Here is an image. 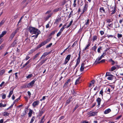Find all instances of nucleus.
<instances>
[{
    "label": "nucleus",
    "mask_w": 123,
    "mask_h": 123,
    "mask_svg": "<svg viewBox=\"0 0 123 123\" xmlns=\"http://www.w3.org/2000/svg\"><path fill=\"white\" fill-rule=\"evenodd\" d=\"M102 47H99L98 48V49L97 51L98 52V53H100V50L102 49Z\"/></svg>",
    "instance_id": "obj_50"
},
{
    "label": "nucleus",
    "mask_w": 123,
    "mask_h": 123,
    "mask_svg": "<svg viewBox=\"0 0 123 123\" xmlns=\"http://www.w3.org/2000/svg\"><path fill=\"white\" fill-rule=\"evenodd\" d=\"M46 44L44 41L42 42L41 43L39 44L38 46V48H39L42 46H43Z\"/></svg>",
    "instance_id": "obj_12"
},
{
    "label": "nucleus",
    "mask_w": 123,
    "mask_h": 123,
    "mask_svg": "<svg viewBox=\"0 0 123 123\" xmlns=\"http://www.w3.org/2000/svg\"><path fill=\"white\" fill-rule=\"evenodd\" d=\"M97 112H93L92 111H91L88 112V114L90 115L89 116H95L97 115Z\"/></svg>",
    "instance_id": "obj_2"
},
{
    "label": "nucleus",
    "mask_w": 123,
    "mask_h": 123,
    "mask_svg": "<svg viewBox=\"0 0 123 123\" xmlns=\"http://www.w3.org/2000/svg\"><path fill=\"white\" fill-rule=\"evenodd\" d=\"M32 112V110H30L29 112L28 113V114L29 117H31V116Z\"/></svg>",
    "instance_id": "obj_43"
},
{
    "label": "nucleus",
    "mask_w": 123,
    "mask_h": 123,
    "mask_svg": "<svg viewBox=\"0 0 123 123\" xmlns=\"http://www.w3.org/2000/svg\"><path fill=\"white\" fill-rule=\"evenodd\" d=\"M50 38H48L46 39L45 41H44V42L46 44L47 43H48L50 41Z\"/></svg>",
    "instance_id": "obj_46"
},
{
    "label": "nucleus",
    "mask_w": 123,
    "mask_h": 123,
    "mask_svg": "<svg viewBox=\"0 0 123 123\" xmlns=\"http://www.w3.org/2000/svg\"><path fill=\"white\" fill-rule=\"evenodd\" d=\"M61 33L62 32L60 31L56 35L57 36V37H59L61 34Z\"/></svg>",
    "instance_id": "obj_58"
},
{
    "label": "nucleus",
    "mask_w": 123,
    "mask_h": 123,
    "mask_svg": "<svg viewBox=\"0 0 123 123\" xmlns=\"http://www.w3.org/2000/svg\"><path fill=\"white\" fill-rule=\"evenodd\" d=\"M18 28H17L12 33L15 35L18 31Z\"/></svg>",
    "instance_id": "obj_44"
},
{
    "label": "nucleus",
    "mask_w": 123,
    "mask_h": 123,
    "mask_svg": "<svg viewBox=\"0 0 123 123\" xmlns=\"http://www.w3.org/2000/svg\"><path fill=\"white\" fill-rule=\"evenodd\" d=\"M6 106V104L3 105L2 103H0V107H5Z\"/></svg>",
    "instance_id": "obj_38"
},
{
    "label": "nucleus",
    "mask_w": 123,
    "mask_h": 123,
    "mask_svg": "<svg viewBox=\"0 0 123 123\" xmlns=\"http://www.w3.org/2000/svg\"><path fill=\"white\" fill-rule=\"evenodd\" d=\"M97 37L96 36H94L92 38V40L93 41H94L95 40H96Z\"/></svg>",
    "instance_id": "obj_37"
},
{
    "label": "nucleus",
    "mask_w": 123,
    "mask_h": 123,
    "mask_svg": "<svg viewBox=\"0 0 123 123\" xmlns=\"http://www.w3.org/2000/svg\"><path fill=\"white\" fill-rule=\"evenodd\" d=\"M80 60H77V61H76V64L75 65V67L74 68V69H75V68L77 67V66H78V65L79 64L80 62Z\"/></svg>",
    "instance_id": "obj_30"
},
{
    "label": "nucleus",
    "mask_w": 123,
    "mask_h": 123,
    "mask_svg": "<svg viewBox=\"0 0 123 123\" xmlns=\"http://www.w3.org/2000/svg\"><path fill=\"white\" fill-rule=\"evenodd\" d=\"M71 80L70 79H69L65 84L64 87H67L68 86V83H70Z\"/></svg>",
    "instance_id": "obj_8"
},
{
    "label": "nucleus",
    "mask_w": 123,
    "mask_h": 123,
    "mask_svg": "<svg viewBox=\"0 0 123 123\" xmlns=\"http://www.w3.org/2000/svg\"><path fill=\"white\" fill-rule=\"evenodd\" d=\"M49 54L48 53L45 52L43 53L42 55V57H43V58H44L46 55Z\"/></svg>",
    "instance_id": "obj_24"
},
{
    "label": "nucleus",
    "mask_w": 123,
    "mask_h": 123,
    "mask_svg": "<svg viewBox=\"0 0 123 123\" xmlns=\"http://www.w3.org/2000/svg\"><path fill=\"white\" fill-rule=\"evenodd\" d=\"M80 77L78 78L75 81V84L76 85L77 84L79 83H80L79 80L80 79Z\"/></svg>",
    "instance_id": "obj_29"
},
{
    "label": "nucleus",
    "mask_w": 123,
    "mask_h": 123,
    "mask_svg": "<svg viewBox=\"0 0 123 123\" xmlns=\"http://www.w3.org/2000/svg\"><path fill=\"white\" fill-rule=\"evenodd\" d=\"M52 43H51L48 45H47L46 47V48H49L51 47V46L52 45Z\"/></svg>",
    "instance_id": "obj_53"
},
{
    "label": "nucleus",
    "mask_w": 123,
    "mask_h": 123,
    "mask_svg": "<svg viewBox=\"0 0 123 123\" xmlns=\"http://www.w3.org/2000/svg\"><path fill=\"white\" fill-rule=\"evenodd\" d=\"M72 94L75 96H76L77 94L76 92L75 91L73 90V91H72Z\"/></svg>",
    "instance_id": "obj_39"
},
{
    "label": "nucleus",
    "mask_w": 123,
    "mask_h": 123,
    "mask_svg": "<svg viewBox=\"0 0 123 123\" xmlns=\"http://www.w3.org/2000/svg\"><path fill=\"white\" fill-rule=\"evenodd\" d=\"M5 83V82L4 81H3L1 83V84H0V87H1L3 86Z\"/></svg>",
    "instance_id": "obj_63"
},
{
    "label": "nucleus",
    "mask_w": 123,
    "mask_h": 123,
    "mask_svg": "<svg viewBox=\"0 0 123 123\" xmlns=\"http://www.w3.org/2000/svg\"><path fill=\"white\" fill-rule=\"evenodd\" d=\"M85 23L84 25V26L86 27H87L89 25V19H88L87 20H86L85 21Z\"/></svg>",
    "instance_id": "obj_11"
},
{
    "label": "nucleus",
    "mask_w": 123,
    "mask_h": 123,
    "mask_svg": "<svg viewBox=\"0 0 123 123\" xmlns=\"http://www.w3.org/2000/svg\"><path fill=\"white\" fill-rule=\"evenodd\" d=\"M85 63H82L81 64L80 68V72H81L84 71L85 68V67L84 65Z\"/></svg>",
    "instance_id": "obj_7"
},
{
    "label": "nucleus",
    "mask_w": 123,
    "mask_h": 123,
    "mask_svg": "<svg viewBox=\"0 0 123 123\" xmlns=\"http://www.w3.org/2000/svg\"><path fill=\"white\" fill-rule=\"evenodd\" d=\"M40 53V52H38L37 54H36L35 56H34L33 57V60H34L36 58L38 57Z\"/></svg>",
    "instance_id": "obj_20"
},
{
    "label": "nucleus",
    "mask_w": 123,
    "mask_h": 123,
    "mask_svg": "<svg viewBox=\"0 0 123 123\" xmlns=\"http://www.w3.org/2000/svg\"><path fill=\"white\" fill-rule=\"evenodd\" d=\"M6 33V32L5 31H3L1 34L0 35V36L2 37L5 35Z\"/></svg>",
    "instance_id": "obj_33"
},
{
    "label": "nucleus",
    "mask_w": 123,
    "mask_h": 123,
    "mask_svg": "<svg viewBox=\"0 0 123 123\" xmlns=\"http://www.w3.org/2000/svg\"><path fill=\"white\" fill-rule=\"evenodd\" d=\"M32 0H24L23 2H27V3L28 4V3H30Z\"/></svg>",
    "instance_id": "obj_42"
},
{
    "label": "nucleus",
    "mask_w": 123,
    "mask_h": 123,
    "mask_svg": "<svg viewBox=\"0 0 123 123\" xmlns=\"http://www.w3.org/2000/svg\"><path fill=\"white\" fill-rule=\"evenodd\" d=\"M97 47L95 45L93 47H92V49L94 51H96V49H97Z\"/></svg>",
    "instance_id": "obj_45"
},
{
    "label": "nucleus",
    "mask_w": 123,
    "mask_h": 123,
    "mask_svg": "<svg viewBox=\"0 0 123 123\" xmlns=\"http://www.w3.org/2000/svg\"><path fill=\"white\" fill-rule=\"evenodd\" d=\"M113 21V20L112 19H107L106 20L107 22L110 23L112 21Z\"/></svg>",
    "instance_id": "obj_36"
},
{
    "label": "nucleus",
    "mask_w": 123,
    "mask_h": 123,
    "mask_svg": "<svg viewBox=\"0 0 123 123\" xmlns=\"http://www.w3.org/2000/svg\"><path fill=\"white\" fill-rule=\"evenodd\" d=\"M15 35L12 33L9 37V40L10 41H11L14 37Z\"/></svg>",
    "instance_id": "obj_15"
},
{
    "label": "nucleus",
    "mask_w": 123,
    "mask_h": 123,
    "mask_svg": "<svg viewBox=\"0 0 123 123\" xmlns=\"http://www.w3.org/2000/svg\"><path fill=\"white\" fill-rule=\"evenodd\" d=\"M67 24V23L63 25V26L60 29V31L62 32L64 30V29L65 28H66V26Z\"/></svg>",
    "instance_id": "obj_16"
},
{
    "label": "nucleus",
    "mask_w": 123,
    "mask_h": 123,
    "mask_svg": "<svg viewBox=\"0 0 123 123\" xmlns=\"http://www.w3.org/2000/svg\"><path fill=\"white\" fill-rule=\"evenodd\" d=\"M106 92L108 94H109L111 90L109 88H107V89H106Z\"/></svg>",
    "instance_id": "obj_49"
},
{
    "label": "nucleus",
    "mask_w": 123,
    "mask_h": 123,
    "mask_svg": "<svg viewBox=\"0 0 123 123\" xmlns=\"http://www.w3.org/2000/svg\"><path fill=\"white\" fill-rule=\"evenodd\" d=\"M32 74H30L26 76V78L27 79L29 78L32 77Z\"/></svg>",
    "instance_id": "obj_52"
},
{
    "label": "nucleus",
    "mask_w": 123,
    "mask_h": 123,
    "mask_svg": "<svg viewBox=\"0 0 123 123\" xmlns=\"http://www.w3.org/2000/svg\"><path fill=\"white\" fill-rule=\"evenodd\" d=\"M39 103V101L37 100L34 101L32 104V105L34 108H35L38 105Z\"/></svg>",
    "instance_id": "obj_4"
},
{
    "label": "nucleus",
    "mask_w": 123,
    "mask_h": 123,
    "mask_svg": "<svg viewBox=\"0 0 123 123\" xmlns=\"http://www.w3.org/2000/svg\"><path fill=\"white\" fill-rule=\"evenodd\" d=\"M100 10L102 12L105 13V10L103 7H102L100 8Z\"/></svg>",
    "instance_id": "obj_31"
},
{
    "label": "nucleus",
    "mask_w": 123,
    "mask_h": 123,
    "mask_svg": "<svg viewBox=\"0 0 123 123\" xmlns=\"http://www.w3.org/2000/svg\"><path fill=\"white\" fill-rule=\"evenodd\" d=\"M31 59L29 60L28 61L26 62L25 63L27 65L30 62H31Z\"/></svg>",
    "instance_id": "obj_62"
},
{
    "label": "nucleus",
    "mask_w": 123,
    "mask_h": 123,
    "mask_svg": "<svg viewBox=\"0 0 123 123\" xmlns=\"http://www.w3.org/2000/svg\"><path fill=\"white\" fill-rule=\"evenodd\" d=\"M88 6V2L85 3V4L84 7L83 9V12L82 13V14H83L85 12L87 11Z\"/></svg>",
    "instance_id": "obj_3"
},
{
    "label": "nucleus",
    "mask_w": 123,
    "mask_h": 123,
    "mask_svg": "<svg viewBox=\"0 0 123 123\" xmlns=\"http://www.w3.org/2000/svg\"><path fill=\"white\" fill-rule=\"evenodd\" d=\"M35 119V117H33L31 120V121H30V123H32L33 122V121Z\"/></svg>",
    "instance_id": "obj_51"
},
{
    "label": "nucleus",
    "mask_w": 123,
    "mask_h": 123,
    "mask_svg": "<svg viewBox=\"0 0 123 123\" xmlns=\"http://www.w3.org/2000/svg\"><path fill=\"white\" fill-rule=\"evenodd\" d=\"M72 100V97H70L66 101V103L65 104V105H67L68 104H69L70 102Z\"/></svg>",
    "instance_id": "obj_6"
},
{
    "label": "nucleus",
    "mask_w": 123,
    "mask_h": 123,
    "mask_svg": "<svg viewBox=\"0 0 123 123\" xmlns=\"http://www.w3.org/2000/svg\"><path fill=\"white\" fill-rule=\"evenodd\" d=\"M5 21V20H2L0 23V27L2 26Z\"/></svg>",
    "instance_id": "obj_34"
},
{
    "label": "nucleus",
    "mask_w": 123,
    "mask_h": 123,
    "mask_svg": "<svg viewBox=\"0 0 123 123\" xmlns=\"http://www.w3.org/2000/svg\"><path fill=\"white\" fill-rule=\"evenodd\" d=\"M69 61L67 60L66 59H65V61L64 63V64L65 65Z\"/></svg>",
    "instance_id": "obj_59"
},
{
    "label": "nucleus",
    "mask_w": 123,
    "mask_h": 123,
    "mask_svg": "<svg viewBox=\"0 0 123 123\" xmlns=\"http://www.w3.org/2000/svg\"><path fill=\"white\" fill-rule=\"evenodd\" d=\"M6 95L5 94H3L2 96V98L3 99H5L6 98Z\"/></svg>",
    "instance_id": "obj_61"
},
{
    "label": "nucleus",
    "mask_w": 123,
    "mask_h": 123,
    "mask_svg": "<svg viewBox=\"0 0 123 123\" xmlns=\"http://www.w3.org/2000/svg\"><path fill=\"white\" fill-rule=\"evenodd\" d=\"M103 90L102 89L99 92V93L102 96H103Z\"/></svg>",
    "instance_id": "obj_64"
},
{
    "label": "nucleus",
    "mask_w": 123,
    "mask_h": 123,
    "mask_svg": "<svg viewBox=\"0 0 123 123\" xmlns=\"http://www.w3.org/2000/svg\"><path fill=\"white\" fill-rule=\"evenodd\" d=\"M90 43H89L88 45H87L85 48L83 49V50L84 51L86 49H88V47L90 46Z\"/></svg>",
    "instance_id": "obj_26"
},
{
    "label": "nucleus",
    "mask_w": 123,
    "mask_h": 123,
    "mask_svg": "<svg viewBox=\"0 0 123 123\" xmlns=\"http://www.w3.org/2000/svg\"><path fill=\"white\" fill-rule=\"evenodd\" d=\"M62 8L59 7L58 8H55L53 10L54 12H56L59 11H60L62 10Z\"/></svg>",
    "instance_id": "obj_18"
},
{
    "label": "nucleus",
    "mask_w": 123,
    "mask_h": 123,
    "mask_svg": "<svg viewBox=\"0 0 123 123\" xmlns=\"http://www.w3.org/2000/svg\"><path fill=\"white\" fill-rule=\"evenodd\" d=\"M57 31V30H55L54 31H53L50 34V35L51 36L52 35L54 34L55 32H56Z\"/></svg>",
    "instance_id": "obj_40"
},
{
    "label": "nucleus",
    "mask_w": 123,
    "mask_h": 123,
    "mask_svg": "<svg viewBox=\"0 0 123 123\" xmlns=\"http://www.w3.org/2000/svg\"><path fill=\"white\" fill-rule=\"evenodd\" d=\"M44 111L43 110V109H42L40 111L39 116H41Z\"/></svg>",
    "instance_id": "obj_27"
},
{
    "label": "nucleus",
    "mask_w": 123,
    "mask_h": 123,
    "mask_svg": "<svg viewBox=\"0 0 123 123\" xmlns=\"http://www.w3.org/2000/svg\"><path fill=\"white\" fill-rule=\"evenodd\" d=\"M29 31L32 34H36V33L40 31L38 29L35 27H30L29 28Z\"/></svg>",
    "instance_id": "obj_1"
},
{
    "label": "nucleus",
    "mask_w": 123,
    "mask_h": 123,
    "mask_svg": "<svg viewBox=\"0 0 123 123\" xmlns=\"http://www.w3.org/2000/svg\"><path fill=\"white\" fill-rule=\"evenodd\" d=\"M101 100V99L99 98H98L96 99V101L97 102L98 105H99L100 104V102Z\"/></svg>",
    "instance_id": "obj_17"
},
{
    "label": "nucleus",
    "mask_w": 123,
    "mask_h": 123,
    "mask_svg": "<svg viewBox=\"0 0 123 123\" xmlns=\"http://www.w3.org/2000/svg\"><path fill=\"white\" fill-rule=\"evenodd\" d=\"M47 59L43 60H41V61L39 63L38 65L40 66L41 65L43 64L46 61Z\"/></svg>",
    "instance_id": "obj_13"
},
{
    "label": "nucleus",
    "mask_w": 123,
    "mask_h": 123,
    "mask_svg": "<svg viewBox=\"0 0 123 123\" xmlns=\"http://www.w3.org/2000/svg\"><path fill=\"white\" fill-rule=\"evenodd\" d=\"M102 58L101 56L99 57H98L96 59L95 63H97L98 62L102 59Z\"/></svg>",
    "instance_id": "obj_19"
},
{
    "label": "nucleus",
    "mask_w": 123,
    "mask_h": 123,
    "mask_svg": "<svg viewBox=\"0 0 123 123\" xmlns=\"http://www.w3.org/2000/svg\"><path fill=\"white\" fill-rule=\"evenodd\" d=\"M5 72L4 70H2L0 72V75H1L4 74Z\"/></svg>",
    "instance_id": "obj_55"
},
{
    "label": "nucleus",
    "mask_w": 123,
    "mask_h": 123,
    "mask_svg": "<svg viewBox=\"0 0 123 123\" xmlns=\"http://www.w3.org/2000/svg\"><path fill=\"white\" fill-rule=\"evenodd\" d=\"M116 69V68L115 66H113L111 67V71H113L115 70Z\"/></svg>",
    "instance_id": "obj_54"
},
{
    "label": "nucleus",
    "mask_w": 123,
    "mask_h": 123,
    "mask_svg": "<svg viewBox=\"0 0 123 123\" xmlns=\"http://www.w3.org/2000/svg\"><path fill=\"white\" fill-rule=\"evenodd\" d=\"M81 53V51H80L79 52V56L77 59L80 60V54Z\"/></svg>",
    "instance_id": "obj_47"
},
{
    "label": "nucleus",
    "mask_w": 123,
    "mask_h": 123,
    "mask_svg": "<svg viewBox=\"0 0 123 123\" xmlns=\"http://www.w3.org/2000/svg\"><path fill=\"white\" fill-rule=\"evenodd\" d=\"M5 46L4 44H3L0 46V50L3 49Z\"/></svg>",
    "instance_id": "obj_56"
},
{
    "label": "nucleus",
    "mask_w": 123,
    "mask_h": 123,
    "mask_svg": "<svg viewBox=\"0 0 123 123\" xmlns=\"http://www.w3.org/2000/svg\"><path fill=\"white\" fill-rule=\"evenodd\" d=\"M70 57H71V55H68L65 58V59L69 61L70 59Z\"/></svg>",
    "instance_id": "obj_32"
},
{
    "label": "nucleus",
    "mask_w": 123,
    "mask_h": 123,
    "mask_svg": "<svg viewBox=\"0 0 123 123\" xmlns=\"http://www.w3.org/2000/svg\"><path fill=\"white\" fill-rule=\"evenodd\" d=\"M45 116H43L42 118L39 122V123H43L45 121L44 119Z\"/></svg>",
    "instance_id": "obj_21"
},
{
    "label": "nucleus",
    "mask_w": 123,
    "mask_h": 123,
    "mask_svg": "<svg viewBox=\"0 0 123 123\" xmlns=\"http://www.w3.org/2000/svg\"><path fill=\"white\" fill-rule=\"evenodd\" d=\"M26 110H25L23 111L22 114L20 116L21 118H23L25 117L26 115Z\"/></svg>",
    "instance_id": "obj_10"
},
{
    "label": "nucleus",
    "mask_w": 123,
    "mask_h": 123,
    "mask_svg": "<svg viewBox=\"0 0 123 123\" xmlns=\"http://www.w3.org/2000/svg\"><path fill=\"white\" fill-rule=\"evenodd\" d=\"M77 41H75L73 44L72 46V47H74V46L77 44Z\"/></svg>",
    "instance_id": "obj_60"
},
{
    "label": "nucleus",
    "mask_w": 123,
    "mask_h": 123,
    "mask_svg": "<svg viewBox=\"0 0 123 123\" xmlns=\"http://www.w3.org/2000/svg\"><path fill=\"white\" fill-rule=\"evenodd\" d=\"M122 37V35L121 34L118 33L117 34V37L118 38H120Z\"/></svg>",
    "instance_id": "obj_48"
},
{
    "label": "nucleus",
    "mask_w": 123,
    "mask_h": 123,
    "mask_svg": "<svg viewBox=\"0 0 123 123\" xmlns=\"http://www.w3.org/2000/svg\"><path fill=\"white\" fill-rule=\"evenodd\" d=\"M105 61V59H103L100 61V62H98L96 64L99 63H102L104 62Z\"/></svg>",
    "instance_id": "obj_57"
},
{
    "label": "nucleus",
    "mask_w": 123,
    "mask_h": 123,
    "mask_svg": "<svg viewBox=\"0 0 123 123\" xmlns=\"http://www.w3.org/2000/svg\"><path fill=\"white\" fill-rule=\"evenodd\" d=\"M10 113L6 112H4L3 113V115L4 117H6L9 116Z\"/></svg>",
    "instance_id": "obj_22"
},
{
    "label": "nucleus",
    "mask_w": 123,
    "mask_h": 123,
    "mask_svg": "<svg viewBox=\"0 0 123 123\" xmlns=\"http://www.w3.org/2000/svg\"><path fill=\"white\" fill-rule=\"evenodd\" d=\"M17 41L16 39L15 40L13 43L11 44V47H14L15 46L17 43Z\"/></svg>",
    "instance_id": "obj_9"
},
{
    "label": "nucleus",
    "mask_w": 123,
    "mask_h": 123,
    "mask_svg": "<svg viewBox=\"0 0 123 123\" xmlns=\"http://www.w3.org/2000/svg\"><path fill=\"white\" fill-rule=\"evenodd\" d=\"M35 81L34 80H33L30 83H29L30 85L31 86H33V85L34 84L35 82Z\"/></svg>",
    "instance_id": "obj_28"
},
{
    "label": "nucleus",
    "mask_w": 123,
    "mask_h": 123,
    "mask_svg": "<svg viewBox=\"0 0 123 123\" xmlns=\"http://www.w3.org/2000/svg\"><path fill=\"white\" fill-rule=\"evenodd\" d=\"M111 110L110 109H108L105 110L104 111V113L105 114H108L111 111Z\"/></svg>",
    "instance_id": "obj_14"
},
{
    "label": "nucleus",
    "mask_w": 123,
    "mask_h": 123,
    "mask_svg": "<svg viewBox=\"0 0 123 123\" xmlns=\"http://www.w3.org/2000/svg\"><path fill=\"white\" fill-rule=\"evenodd\" d=\"M61 18L59 17L57 18L56 19L55 22L54 23L55 24L57 25L58 23L61 21Z\"/></svg>",
    "instance_id": "obj_5"
},
{
    "label": "nucleus",
    "mask_w": 123,
    "mask_h": 123,
    "mask_svg": "<svg viewBox=\"0 0 123 123\" xmlns=\"http://www.w3.org/2000/svg\"><path fill=\"white\" fill-rule=\"evenodd\" d=\"M40 31H38V32H37L36 33V34L35 35V38H37L39 34H40Z\"/></svg>",
    "instance_id": "obj_41"
},
{
    "label": "nucleus",
    "mask_w": 123,
    "mask_h": 123,
    "mask_svg": "<svg viewBox=\"0 0 123 123\" xmlns=\"http://www.w3.org/2000/svg\"><path fill=\"white\" fill-rule=\"evenodd\" d=\"M13 89L11 91H10L8 95V96L7 97L8 98H9L11 96V95L13 94Z\"/></svg>",
    "instance_id": "obj_23"
},
{
    "label": "nucleus",
    "mask_w": 123,
    "mask_h": 123,
    "mask_svg": "<svg viewBox=\"0 0 123 123\" xmlns=\"http://www.w3.org/2000/svg\"><path fill=\"white\" fill-rule=\"evenodd\" d=\"M73 20L72 19L71 21L70 22L69 25L66 27V28H69L71 25L73 23Z\"/></svg>",
    "instance_id": "obj_35"
},
{
    "label": "nucleus",
    "mask_w": 123,
    "mask_h": 123,
    "mask_svg": "<svg viewBox=\"0 0 123 123\" xmlns=\"http://www.w3.org/2000/svg\"><path fill=\"white\" fill-rule=\"evenodd\" d=\"M116 10V8L115 7H114L113 10L111 11V15L115 12V11Z\"/></svg>",
    "instance_id": "obj_25"
}]
</instances>
